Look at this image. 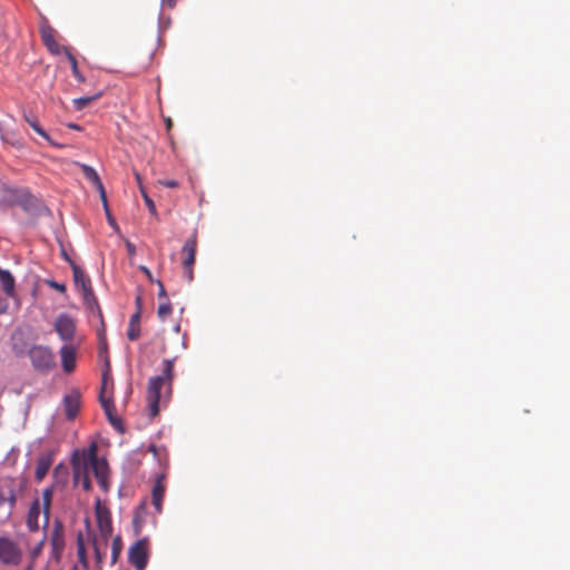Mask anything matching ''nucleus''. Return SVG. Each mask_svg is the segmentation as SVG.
Returning <instances> with one entry per match:
<instances>
[{
	"mask_svg": "<svg viewBox=\"0 0 570 570\" xmlns=\"http://www.w3.org/2000/svg\"><path fill=\"white\" fill-rule=\"evenodd\" d=\"M52 498V490L46 489L41 499L33 501L27 517V524L30 531L43 530L45 534L49 532V511Z\"/></svg>",
	"mask_w": 570,
	"mask_h": 570,
	"instance_id": "1",
	"label": "nucleus"
},
{
	"mask_svg": "<svg viewBox=\"0 0 570 570\" xmlns=\"http://www.w3.org/2000/svg\"><path fill=\"white\" fill-rule=\"evenodd\" d=\"M174 375V361L165 360L163 374L158 376H154L149 380L148 390H147V399L149 402L150 416H156L159 413V401H160V390L168 385L170 386Z\"/></svg>",
	"mask_w": 570,
	"mask_h": 570,
	"instance_id": "2",
	"label": "nucleus"
},
{
	"mask_svg": "<svg viewBox=\"0 0 570 570\" xmlns=\"http://www.w3.org/2000/svg\"><path fill=\"white\" fill-rule=\"evenodd\" d=\"M7 193L10 204L19 205L28 214L39 215L45 209L42 202L33 196L28 189L11 188L8 189Z\"/></svg>",
	"mask_w": 570,
	"mask_h": 570,
	"instance_id": "3",
	"label": "nucleus"
},
{
	"mask_svg": "<svg viewBox=\"0 0 570 570\" xmlns=\"http://www.w3.org/2000/svg\"><path fill=\"white\" fill-rule=\"evenodd\" d=\"M85 452L88 462V470H92L94 475L97 479L99 485L106 490L108 487L107 480L109 474V466L107 461L105 459L98 458V448L96 443H91L88 446V450Z\"/></svg>",
	"mask_w": 570,
	"mask_h": 570,
	"instance_id": "4",
	"label": "nucleus"
},
{
	"mask_svg": "<svg viewBox=\"0 0 570 570\" xmlns=\"http://www.w3.org/2000/svg\"><path fill=\"white\" fill-rule=\"evenodd\" d=\"M73 482L76 485H81L85 491L91 489V482L89 478L88 462L86 459V452L75 451L71 458Z\"/></svg>",
	"mask_w": 570,
	"mask_h": 570,
	"instance_id": "5",
	"label": "nucleus"
},
{
	"mask_svg": "<svg viewBox=\"0 0 570 570\" xmlns=\"http://www.w3.org/2000/svg\"><path fill=\"white\" fill-rule=\"evenodd\" d=\"M22 559V550L9 537H0V561L7 566H18Z\"/></svg>",
	"mask_w": 570,
	"mask_h": 570,
	"instance_id": "6",
	"label": "nucleus"
},
{
	"mask_svg": "<svg viewBox=\"0 0 570 570\" xmlns=\"http://www.w3.org/2000/svg\"><path fill=\"white\" fill-rule=\"evenodd\" d=\"M149 558V541L147 538L137 540L129 549L128 560L136 570H145Z\"/></svg>",
	"mask_w": 570,
	"mask_h": 570,
	"instance_id": "7",
	"label": "nucleus"
},
{
	"mask_svg": "<svg viewBox=\"0 0 570 570\" xmlns=\"http://www.w3.org/2000/svg\"><path fill=\"white\" fill-rule=\"evenodd\" d=\"M29 357L33 367L40 372H46L55 366V357L50 348L41 345L31 347Z\"/></svg>",
	"mask_w": 570,
	"mask_h": 570,
	"instance_id": "8",
	"label": "nucleus"
},
{
	"mask_svg": "<svg viewBox=\"0 0 570 570\" xmlns=\"http://www.w3.org/2000/svg\"><path fill=\"white\" fill-rule=\"evenodd\" d=\"M55 331L58 336L68 343H72L76 336V320L69 314L62 313L59 314L53 324Z\"/></svg>",
	"mask_w": 570,
	"mask_h": 570,
	"instance_id": "9",
	"label": "nucleus"
},
{
	"mask_svg": "<svg viewBox=\"0 0 570 570\" xmlns=\"http://www.w3.org/2000/svg\"><path fill=\"white\" fill-rule=\"evenodd\" d=\"M40 37L48 51L55 56L61 53L66 55V50H70L68 47L57 41V31L47 21L42 22L40 26Z\"/></svg>",
	"mask_w": 570,
	"mask_h": 570,
	"instance_id": "10",
	"label": "nucleus"
},
{
	"mask_svg": "<svg viewBox=\"0 0 570 570\" xmlns=\"http://www.w3.org/2000/svg\"><path fill=\"white\" fill-rule=\"evenodd\" d=\"M196 250H197V239H196V236L194 235L185 242V244L181 248V253L184 255V259H183L184 275L188 282H191L194 279L193 266L196 261Z\"/></svg>",
	"mask_w": 570,
	"mask_h": 570,
	"instance_id": "11",
	"label": "nucleus"
},
{
	"mask_svg": "<svg viewBox=\"0 0 570 570\" xmlns=\"http://www.w3.org/2000/svg\"><path fill=\"white\" fill-rule=\"evenodd\" d=\"M16 481L7 478L0 482V507L8 505V512L10 513L16 504Z\"/></svg>",
	"mask_w": 570,
	"mask_h": 570,
	"instance_id": "12",
	"label": "nucleus"
},
{
	"mask_svg": "<svg viewBox=\"0 0 570 570\" xmlns=\"http://www.w3.org/2000/svg\"><path fill=\"white\" fill-rule=\"evenodd\" d=\"M76 352L77 348L72 343L65 344L60 348L61 365L66 373H71L76 367Z\"/></svg>",
	"mask_w": 570,
	"mask_h": 570,
	"instance_id": "13",
	"label": "nucleus"
},
{
	"mask_svg": "<svg viewBox=\"0 0 570 570\" xmlns=\"http://www.w3.org/2000/svg\"><path fill=\"white\" fill-rule=\"evenodd\" d=\"M80 393L77 390H72L63 397V409L66 416L69 420H73L80 409Z\"/></svg>",
	"mask_w": 570,
	"mask_h": 570,
	"instance_id": "14",
	"label": "nucleus"
},
{
	"mask_svg": "<svg viewBox=\"0 0 570 570\" xmlns=\"http://www.w3.org/2000/svg\"><path fill=\"white\" fill-rule=\"evenodd\" d=\"M96 518L100 534H111L112 522L110 512L99 501L96 507Z\"/></svg>",
	"mask_w": 570,
	"mask_h": 570,
	"instance_id": "15",
	"label": "nucleus"
},
{
	"mask_svg": "<svg viewBox=\"0 0 570 570\" xmlns=\"http://www.w3.org/2000/svg\"><path fill=\"white\" fill-rule=\"evenodd\" d=\"M165 491H166L165 474H160L157 476L154 488H153V492H151L153 504L158 513L161 512Z\"/></svg>",
	"mask_w": 570,
	"mask_h": 570,
	"instance_id": "16",
	"label": "nucleus"
},
{
	"mask_svg": "<svg viewBox=\"0 0 570 570\" xmlns=\"http://www.w3.org/2000/svg\"><path fill=\"white\" fill-rule=\"evenodd\" d=\"M52 462L53 458L51 453H45L38 459L35 470V478L37 481H42L45 479Z\"/></svg>",
	"mask_w": 570,
	"mask_h": 570,
	"instance_id": "17",
	"label": "nucleus"
},
{
	"mask_svg": "<svg viewBox=\"0 0 570 570\" xmlns=\"http://www.w3.org/2000/svg\"><path fill=\"white\" fill-rule=\"evenodd\" d=\"M71 269H72L75 284L77 287L81 288V292L92 288L90 278L86 275V273L78 265L71 263Z\"/></svg>",
	"mask_w": 570,
	"mask_h": 570,
	"instance_id": "18",
	"label": "nucleus"
},
{
	"mask_svg": "<svg viewBox=\"0 0 570 570\" xmlns=\"http://www.w3.org/2000/svg\"><path fill=\"white\" fill-rule=\"evenodd\" d=\"M154 518L148 513L145 504H141L135 512L132 524L136 532H140L142 530V525Z\"/></svg>",
	"mask_w": 570,
	"mask_h": 570,
	"instance_id": "19",
	"label": "nucleus"
},
{
	"mask_svg": "<svg viewBox=\"0 0 570 570\" xmlns=\"http://www.w3.org/2000/svg\"><path fill=\"white\" fill-rule=\"evenodd\" d=\"M102 409L108 417L110 424L117 429L119 432H124L122 422L119 416L115 413L114 402H102Z\"/></svg>",
	"mask_w": 570,
	"mask_h": 570,
	"instance_id": "20",
	"label": "nucleus"
},
{
	"mask_svg": "<svg viewBox=\"0 0 570 570\" xmlns=\"http://www.w3.org/2000/svg\"><path fill=\"white\" fill-rule=\"evenodd\" d=\"M111 393H112V381L109 380L108 373L105 372L102 374V381H101V387H100V394H99V401H100L101 405H102L104 401L112 402Z\"/></svg>",
	"mask_w": 570,
	"mask_h": 570,
	"instance_id": "21",
	"label": "nucleus"
},
{
	"mask_svg": "<svg viewBox=\"0 0 570 570\" xmlns=\"http://www.w3.org/2000/svg\"><path fill=\"white\" fill-rule=\"evenodd\" d=\"M0 283L3 292L8 296H12L14 294V278L9 271L0 268Z\"/></svg>",
	"mask_w": 570,
	"mask_h": 570,
	"instance_id": "22",
	"label": "nucleus"
},
{
	"mask_svg": "<svg viewBox=\"0 0 570 570\" xmlns=\"http://www.w3.org/2000/svg\"><path fill=\"white\" fill-rule=\"evenodd\" d=\"M82 297L86 306L92 312H97L99 316H101V311L98 304V299L95 296L94 289L89 288L82 292Z\"/></svg>",
	"mask_w": 570,
	"mask_h": 570,
	"instance_id": "23",
	"label": "nucleus"
},
{
	"mask_svg": "<svg viewBox=\"0 0 570 570\" xmlns=\"http://www.w3.org/2000/svg\"><path fill=\"white\" fill-rule=\"evenodd\" d=\"M92 546L95 550V557L98 562H101L105 557V550L107 548V537H91Z\"/></svg>",
	"mask_w": 570,
	"mask_h": 570,
	"instance_id": "24",
	"label": "nucleus"
},
{
	"mask_svg": "<svg viewBox=\"0 0 570 570\" xmlns=\"http://www.w3.org/2000/svg\"><path fill=\"white\" fill-rule=\"evenodd\" d=\"M81 171L83 176L95 186V187H101V179L97 171L89 165L82 164L80 165Z\"/></svg>",
	"mask_w": 570,
	"mask_h": 570,
	"instance_id": "25",
	"label": "nucleus"
},
{
	"mask_svg": "<svg viewBox=\"0 0 570 570\" xmlns=\"http://www.w3.org/2000/svg\"><path fill=\"white\" fill-rule=\"evenodd\" d=\"M77 554L82 568L88 569L89 561L87 557L85 537H77Z\"/></svg>",
	"mask_w": 570,
	"mask_h": 570,
	"instance_id": "26",
	"label": "nucleus"
},
{
	"mask_svg": "<svg viewBox=\"0 0 570 570\" xmlns=\"http://www.w3.org/2000/svg\"><path fill=\"white\" fill-rule=\"evenodd\" d=\"M66 57H67L68 61L70 62V67H71V71H72L73 77L79 82H85V77L79 71L77 59L75 58V56L72 55V52L70 50H66Z\"/></svg>",
	"mask_w": 570,
	"mask_h": 570,
	"instance_id": "27",
	"label": "nucleus"
},
{
	"mask_svg": "<svg viewBox=\"0 0 570 570\" xmlns=\"http://www.w3.org/2000/svg\"><path fill=\"white\" fill-rule=\"evenodd\" d=\"M100 97V94L87 97H80L72 100L73 107L76 110H81L87 107L90 102L97 100Z\"/></svg>",
	"mask_w": 570,
	"mask_h": 570,
	"instance_id": "28",
	"label": "nucleus"
},
{
	"mask_svg": "<svg viewBox=\"0 0 570 570\" xmlns=\"http://www.w3.org/2000/svg\"><path fill=\"white\" fill-rule=\"evenodd\" d=\"M136 179H137V183L139 185V189H140V193H141V196L145 200V204L146 206L148 207L150 214L153 215H156L157 212H156V206H155V203L153 202V199L147 195L145 188L141 186V183H140V176L139 174H136Z\"/></svg>",
	"mask_w": 570,
	"mask_h": 570,
	"instance_id": "29",
	"label": "nucleus"
},
{
	"mask_svg": "<svg viewBox=\"0 0 570 570\" xmlns=\"http://www.w3.org/2000/svg\"><path fill=\"white\" fill-rule=\"evenodd\" d=\"M122 549L121 537H115L111 543V561L117 562Z\"/></svg>",
	"mask_w": 570,
	"mask_h": 570,
	"instance_id": "30",
	"label": "nucleus"
},
{
	"mask_svg": "<svg viewBox=\"0 0 570 570\" xmlns=\"http://www.w3.org/2000/svg\"><path fill=\"white\" fill-rule=\"evenodd\" d=\"M171 313H173V307H171V304H170L169 299H166V301H164L163 303L159 304L158 309H157V314H158V317L161 321H164Z\"/></svg>",
	"mask_w": 570,
	"mask_h": 570,
	"instance_id": "31",
	"label": "nucleus"
},
{
	"mask_svg": "<svg viewBox=\"0 0 570 570\" xmlns=\"http://www.w3.org/2000/svg\"><path fill=\"white\" fill-rule=\"evenodd\" d=\"M26 118V121L30 125V127L37 132L39 134L41 137H43L45 139L49 140V136L48 134L41 128V126L39 125V122L33 119V118H29L28 116L24 117Z\"/></svg>",
	"mask_w": 570,
	"mask_h": 570,
	"instance_id": "32",
	"label": "nucleus"
},
{
	"mask_svg": "<svg viewBox=\"0 0 570 570\" xmlns=\"http://www.w3.org/2000/svg\"><path fill=\"white\" fill-rule=\"evenodd\" d=\"M140 336V325L129 324L127 331V337L130 341H136Z\"/></svg>",
	"mask_w": 570,
	"mask_h": 570,
	"instance_id": "33",
	"label": "nucleus"
},
{
	"mask_svg": "<svg viewBox=\"0 0 570 570\" xmlns=\"http://www.w3.org/2000/svg\"><path fill=\"white\" fill-rule=\"evenodd\" d=\"M52 547L55 551L56 559H59V553L63 548L62 537H52Z\"/></svg>",
	"mask_w": 570,
	"mask_h": 570,
	"instance_id": "34",
	"label": "nucleus"
},
{
	"mask_svg": "<svg viewBox=\"0 0 570 570\" xmlns=\"http://www.w3.org/2000/svg\"><path fill=\"white\" fill-rule=\"evenodd\" d=\"M47 284H48L50 287H52V288L57 289V291H58V292H60V293H66V289H67V288H66V285H65V284L58 283V282L52 281V279H51V281H47Z\"/></svg>",
	"mask_w": 570,
	"mask_h": 570,
	"instance_id": "35",
	"label": "nucleus"
},
{
	"mask_svg": "<svg viewBox=\"0 0 570 570\" xmlns=\"http://www.w3.org/2000/svg\"><path fill=\"white\" fill-rule=\"evenodd\" d=\"M159 184L167 188H177L179 187V183L175 179H164L159 180Z\"/></svg>",
	"mask_w": 570,
	"mask_h": 570,
	"instance_id": "36",
	"label": "nucleus"
},
{
	"mask_svg": "<svg viewBox=\"0 0 570 570\" xmlns=\"http://www.w3.org/2000/svg\"><path fill=\"white\" fill-rule=\"evenodd\" d=\"M156 284H157V285H158V287H159V291H158V297H159L160 299H164V301L168 299V297H167V293H166V289H165V287H164V284L161 283V281L157 279V281H156Z\"/></svg>",
	"mask_w": 570,
	"mask_h": 570,
	"instance_id": "37",
	"label": "nucleus"
},
{
	"mask_svg": "<svg viewBox=\"0 0 570 570\" xmlns=\"http://www.w3.org/2000/svg\"><path fill=\"white\" fill-rule=\"evenodd\" d=\"M96 188L99 191V195H100V198H101L105 209H107L108 203H107V196H106V190H105L104 185L101 184V187H96Z\"/></svg>",
	"mask_w": 570,
	"mask_h": 570,
	"instance_id": "38",
	"label": "nucleus"
},
{
	"mask_svg": "<svg viewBox=\"0 0 570 570\" xmlns=\"http://www.w3.org/2000/svg\"><path fill=\"white\" fill-rule=\"evenodd\" d=\"M140 315L141 311L138 308L135 314L131 315L129 324H137L140 325Z\"/></svg>",
	"mask_w": 570,
	"mask_h": 570,
	"instance_id": "39",
	"label": "nucleus"
},
{
	"mask_svg": "<svg viewBox=\"0 0 570 570\" xmlns=\"http://www.w3.org/2000/svg\"><path fill=\"white\" fill-rule=\"evenodd\" d=\"M139 269L146 275L149 282L156 283L157 279L154 278L150 269L146 266H140Z\"/></svg>",
	"mask_w": 570,
	"mask_h": 570,
	"instance_id": "40",
	"label": "nucleus"
},
{
	"mask_svg": "<svg viewBox=\"0 0 570 570\" xmlns=\"http://www.w3.org/2000/svg\"><path fill=\"white\" fill-rule=\"evenodd\" d=\"M178 0H163L164 6L168 8H174Z\"/></svg>",
	"mask_w": 570,
	"mask_h": 570,
	"instance_id": "41",
	"label": "nucleus"
},
{
	"mask_svg": "<svg viewBox=\"0 0 570 570\" xmlns=\"http://www.w3.org/2000/svg\"><path fill=\"white\" fill-rule=\"evenodd\" d=\"M106 210V214H107V218H108V222L110 225L115 226L116 223H115V219L111 217L110 215V212H109V208L105 209Z\"/></svg>",
	"mask_w": 570,
	"mask_h": 570,
	"instance_id": "42",
	"label": "nucleus"
},
{
	"mask_svg": "<svg viewBox=\"0 0 570 570\" xmlns=\"http://www.w3.org/2000/svg\"><path fill=\"white\" fill-rule=\"evenodd\" d=\"M60 469H62V470H63V472H65V473H67L66 468H62L61 465H58V466L55 469V473H56V474H57V473H59Z\"/></svg>",
	"mask_w": 570,
	"mask_h": 570,
	"instance_id": "43",
	"label": "nucleus"
},
{
	"mask_svg": "<svg viewBox=\"0 0 570 570\" xmlns=\"http://www.w3.org/2000/svg\"><path fill=\"white\" fill-rule=\"evenodd\" d=\"M166 125H167V129H170V127L173 126V122H171L170 118H168L166 120Z\"/></svg>",
	"mask_w": 570,
	"mask_h": 570,
	"instance_id": "44",
	"label": "nucleus"
},
{
	"mask_svg": "<svg viewBox=\"0 0 570 570\" xmlns=\"http://www.w3.org/2000/svg\"><path fill=\"white\" fill-rule=\"evenodd\" d=\"M136 304L138 305V308H140V304H141V297L140 296H138L136 298Z\"/></svg>",
	"mask_w": 570,
	"mask_h": 570,
	"instance_id": "45",
	"label": "nucleus"
},
{
	"mask_svg": "<svg viewBox=\"0 0 570 570\" xmlns=\"http://www.w3.org/2000/svg\"><path fill=\"white\" fill-rule=\"evenodd\" d=\"M149 451L156 454L157 449H156V446H155V445H150V446H149Z\"/></svg>",
	"mask_w": 570,
	"mask_h": 570,
	"instance_id": "46",
	"label": "nucleus"
},
{
	"mask_svg": "<svg viewBox=\"0 0 570 570\" xmlns=\"http://www.w3.org/2000/svg\"><path fill=\"white\" fill-rule=\"evenodd\" d=\"M127 246H128V249H129V250H134V247H132V245H131V244H129V243H128V244H127Z\"/></svg>",
	"mask_w": 570,
	"mask_h": 570,
	"instance_id": "47",
	"label": "nucleus"
},
{
	"mask_svg": "<svg viewBox=\"0 0 570 570\" xmlns=\"http://www.w3.org/2000/svg\"><path fill=\"white\" fill-rule=\"evenodd\" d=\"M69 127L73 128V129H79V127L77 125H70Z\"/></svg>",
	"mask_w": 570,
	"mask_h": 570,
	"instance_id": "48",
	"label": "nucleus"
},
{
	"mask_svg": "<svg viewBox=\"0 0 570 570\" xmlns=\"http://www.w3.org/2000/svg\"><path fill=\"white\" fill-rule=\"evenodd\" d=\"M179 330H180V327H179V325H177V326L175 327V331H176V333H177V334L179 333Z\"/></svg>",
	"mask_w": 570,
	"mask_h": 570,
	"instance_id": "49",
	"label": "nucleus"
},
{
	"mask_svg": "<svg viewBox=\"0 0 570 570\" xmlns=\"http://www.w3.org/2000/svg\"><path fill=\"white\" fill-rule=\"evenodd\" d=\"M51 534H52V535H56V534H58V531H57V530H53V531L51 532Z\"/></svg>",
	"mask_w": 570,
	"mask_h": 570,
	"instance_id": "50",
	"label": "nucleus"
},
{
	"mask_svg": "<svg viewBox=\"0 0 570 570\" xmlns=\"http://www.w3.org/2000/svg\"><path fill=\"white\" fill-rule=\"evenodd\" d=\"M71 570H78V567H77V566H73Z\"/></svg>",
	"mask_w": 570,
	"mask_h": 570,
	"instance_id": "51",
	"label": "nucleus"
}]
</instances>
